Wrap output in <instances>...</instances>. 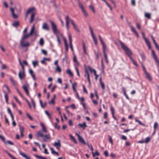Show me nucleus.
Masks as SVG:
<instances>
[{
    "label": "nucleus",
    "mask_w": 159,
    "mask_h": 159,
    "mask_svg": "<svg viewBox=\"0 0 159 159\" xmlns=\"http://www.w3.org/2000/svg\"><path fill=\"white\" fill-rule=\"evenodd\" d=\"M37 135L38 137H43V140L45 142H47L48 140L51 139V137L49 134L43 135L41 131H39L38 132Z\"/></svg>",
    "instance_id": "obj_2"
},
{
    "label": "nucleus",
    "mask_w": 159,
    "mask_h": 159,
    "mask_svg": "<svg viewBox=\"0 0 159 159\" xmlns=\"http://www.w3.org/2000/svg\"><path fill=\"white\" fill-rule=\"evenodd\" d=\"M5 97L6 99V102L7 103V104L8 103V95L6 93H5Z\"/></svg>",
    "instance_id": "obj_46"
},
{
    "label": "nucleus",
    "mask_w": 159,
    "mask_h": 159,
    "mask_svg": "<svg viewBox=\"0 0 159 159\" xmlns=\"http://www.w3.org/2000/svg\"><path fill=\"white\" fill-rule=\"evenodd\" d=\"M130 59L132 61L133 64L134 65H135L136 67H138V64H137V63H136V61H134V59H133L132 58V57H130Z\"/></svg>",
    "instance_id": "obj_36"
},
{
    "label": "nucleus",
    "mask_w": 159,
    "mask_h": 159,
    "mask_svg": "<svg viewBox=\"0 0 159 159\" xmlns=\"http://www.w3.org/2000/svg\"><path fill=\"white\" fill-rule=\"evenodd\" d=\"M66 73L71 76H73V75L70 69H68L66 70Z\"/></svg>",
    "instance_id": "obj_35"
},
{
    "label": "nucleus",
    "mask_w": 159,
    "mask_h": 159,
    "mask_svg": "<svg viewBox=\"0 0 159 159\" xmlns=\"http://www.w3.org/2000/svg\"><path fill=\"white\" fill-rule=\"evenodd\" d=\"M50 22L54 33H56L57 32V31L56 26L53 22L52 21H50Z\"/></svg>",
    "instance_id": "obj_10"
},
{
    "label": "nucleus",
    "mask_w": 159,
    "mask_h": 159,
    "mask_svg": "<svg viewBox=\"0 0 159 159\" xmlns=\"http://www.w3.org/2000/svg\"><path fill=\"white\" fill-rule=\"evenodd\" d=\"M111 111L112 116H114V115L115 113L114 109L112 106H111Z\"/></svg>",
    "instance_id": "obj_44"
},
{
    "label": "nucleus",
    "mask_w": 159,
    "mask_h": 159,
    "mask_svg": "<svg viewBox=\"0 0 159 159\" xmlns=\"http://www.w3.org/2000/svg\"><path fill=\"white\" fill-rule=\"evenodd\" d=\"M69 39L70 44V48L72 51H73V48L72 44V39L71 38V36L70 34L69 35Z\"/></svg>",
    "instance_id": "obj_16"
},
{
    "label": "nucleus",
    "mask_w": 159,
    "mask_h": 159,
    "mask_svg": "<svg viewBox=\"0 0 159 159\" xmlns=\"http://www.w3.org/2000/svg\"><path fill=\"white\" fill-rule=\"evenodd\" d=\"M66 28L67 30L69 29V25L70 22H71V20H72L70 19L69 16H66Z\"/></svg>",
    "instance_id": "obj_6"
},
{
    "label": "nucleus",
    "mask_w": 159,
    "mask_h": 159,
    "mask_svg": "<svg viewBox=\"0 0 159 159\" xmlns=\"http://www.w3.org/2000/svg\"><path fill=\"white\" fill-rule=\"evenodd\" d=\"M102 1H103L104 2L106 3V4H107V5L110 8V7H111L110 6V5L108 3V2L106 1V0H102Z\"/></svg>",
    "instance_id": "obj_60"
},
{
    "label": "nucleus",
    "mask_w": 159,
    "mask_h": 159,
    "mask_svg": "<svg viewBox=\"0 0 159 159\" xmlns=\"http://www.w3.org/2000/svg\"><path fill=\"white\" fill-rule=\"evenodd\" d=\"M104 154L106 157H107L108 156V153L107 151H106L104 152Z\"/></svg>",
    "instance_id": "obj_64"
},
{
    "label": "nucleus",
    "mask_w": 159,
    "mask_h": 159,
    "mask_svg": "<svg viewBox=\"0 0 159 159\" xmlns=\"http://www.w3.org/2000/svg\"><path fill=\"white\" fill-rule=\"evenodd\" d=\"M76 134L78 137V138L79 141L83 144L84 145H86V143L85 142L83 138L81 137L79 134L76 133Z\"/></svg>",
    "instance_id": "obj_11"
},
{
    "label": "nucleus",
    "mask_w": 159,
    "mask_h": 159,
    "mask_svg": "<svg viewBox=\"0 0 159 159\" xmlns=\"http://www.w3.org/2000/svg\"><path fill=\"white\" fill-rule=\"evenodd\" d=\"M58 123H55V127L56 128H57V129H59L60 128V126L59 125H57V124Z\"/></svg>",
    "instance_id": "obj_51"
},
{
    "label": "nucleus",
    "mask_w": 159,
    "mask_h": 159,
    "mask_svg": "<svg viewBox=\"0 0 159 159\" xmlns=\"http://www.w3.org/2000/svg\"><path fill=\"white\" fill-rule=\"evenodd\" d=\"M32 63H33V66L34 67H35L36 66V65L37 64L38 62L36 61H34Z\"/></svg>",
    "instance_id": "obj_63"
},
{
    "label": "nucleus",
    "mask_w": 159,
    "mask_h": 159,
    "mask_svg": "<svg viewBox=\"0 0 159 159\" xmlns=\"http://www.w3.org/2000/svg\"><path fill=\"white\" fill-rule=\"evenodd\" d=\"M10 80L11 81V82L13 85L14 86L16 85V81H14L12 78H10Z\"/></svg>",
    "instance_id": "obj_45"
},
{
    "label": "nucleus",
    "mask_w": 159,
    "mask_h": 159,
    "mask_svg": "<svg viewBox=\"0 0 159 159\" xmlns=\"http://www.w3.org/2000/svg\"><path fill=\"white\" fill-rule=\"evenodd\" d=\"M25 72L19 71L18 73V76L20 80H22L25 77Z\"/></svg>",
    "instance_id": "obj_12"
},
{
    "label": "nucleus",
    "mask_w": 159,
    "mask_h": 159,
    "mask_svg": "<svg viewBox=\"0 0 159 159\" xmlns=\"http://www.w3.org/2000/svg\"><path fill=\"white\" fill-rule=\"evenodd\" d=\"M71 23L73 26L74 29L77 32H80V30L79 29L77 26L74 23L73 20L71 21Z\"/></svg>",
    "instance_id": "obj_15"
},
{
    "label": "nucleus",
    "mask_w": 159,
    "mask_h": 159,
    "mask_svg": "<svg viewBox=\"0 0 159 159\" xmlns=\"http://www.w3.org/2000/svg\"><path fill=\"white\" fill-rule=\"evenodd\" d=\"M19 152L20 154L23 157H24L26 159H30V157L27 156L25 154L21 152L20 151H19Z\"/></svg>",
    "instance_id": "obj_19"
},
{
    "label": "nucleus",
    "mask_w": 159,
    "mask_h": 159,
    "mask_svg": "<svg viewBox=\"0 0 159 159\" xmlns=\"http://www.w3.org/2000/svg\"><path fill=\"white\" fill-rule=\"evenodd\" d=\"M20 133L23 132L24 131V128L21 126H20Z\"/></svg>",
    "instance_id": "obj_52"
},
{
    "label": "nucleus",
    "mask_w": 159,
    "mask_h": 159,
    "mask_svg": "<svg viewBox=\"0 0 159 159\" xmlns=\"http://www.w3.org/2000/svg\"><path fill=\"white\" fill-rule=\"evenodd\" d=\"M83 46L84 52V53L85 54H87V53L86 51V46L84 42H83Z\"/></svg>",
    "instance_id": "obj_32"
},
{
    "label": "nucleus",
    "mask_w": 159,
    "mask_h": 159,
    "mask_svg": "<svg viewBox=\"0 0 159 159\" xmlns=\"http://www.w3.org/2000/svg\"><path fill=\"white\" fill-rule=\"evenodd\" d=\"M100 84L101 85L102 88L103 89H105V85H104V84L102 82H101L100 83Z\"/></svg>",
    "instance_id": "obj_61"
},
{
    "label": "nucleus",
    "mask_w": 159,
    "mask_h": 159,
    "mask_svg": "<svg viewBox=\"0 0 159 159\" xmlns=\"http://www.w3.org/2000/svg\"><path fill=\"white\" fill-rule=\"evenodd\" d=\"M26 115L29 118V119L31 120H33V119L31 116L28 113H26Z\"/></svg>",
    "instance_id": "obj_50"
},
{
    "label": "nucleus",
    "mask_w": 159,
    "mask_h": 159,
    "mask_svg": "<svg viewBox=\"0 0 159 159\" xmlns=\"http://www.w3.org/2000/svg\"><path fill=\"white\" fill-rule=\"evenodd\" d=\"M140 55L143 61H144L145 60V56L144 54L143 53H141L140 54Z\"/></svg>",
    "instance_id": "obj_47"
},
{
    "label": "nucleus",
    "mask_w": 159,
    "mask_h": 159,
    "mask_svg": "<svg viewBox=\"0 0 159 159\" xmlns=\"http://www.w3.org/2000/svg\"><path fill=\"white\" fill-rule=\"evenodd\" d=\"M145 42H146V44H147L149 49H151V46L150 43V42H149V41L148 40V39H145Z\"/></svg>",
    "instance_id": "obj_30"
},
{
    "label": "nucleus",
    "mask_w": 159,
    "mask_h": 159,
    "mask_svg": "<svg viewBox=\"0 0 159 159\" xmlns=\"http://www.w3.org/2000/svg\"><path fill=\"white\" fill-rule=\"evenodd\" d=\"M34 156L36 157L37 158L39 159H47V158H46V157H42L41 156H39L35 154L34 155Z\"/></svg>",
    "instance_id": "obj_31"
},
{
    "label": "nucleus",
    "mask_w": 159,
    "mask_h": 159,
    "mask_svg": "<svg viewBox=\"0 0 159 159\" xmlns=\"http://www.w3.org/2000/svg\"><path fill=\"white\" fill-rule=\"evenodd\" d=\"M54 146L56 148L57 150H59L61 146L60 140H58L57 142H55L54 143Z\"/></svg>",
    "instance_id": "obj_14"
},
{
    "label": "nucleus",
    "mask_w": 159,
    "mask_h": 159,
    "mask_svg": "<svg viewBox=\"0 0 159 159\" xmlns=\"http://www.w3.org/2000/svg\"><path fill=\"white\" fill-rule=\"evenodd\" d=\"M35 9V8L34 7H32L31 8H29L27 11V14H29V13L30 12H33V11Z\"/></svg>",
    "instance_id": "obj_24"
},
{
    "label": "nucleus",
    "mask_w": 159,
    "mask_h": 159,
    "mask_svg": "<svg viewBox=\"0 0 159 159\" xmlns=\"http://www.w3.org/2000/svg\"><path fill=\"white\" fill-rule=\"evenodd\" d=\"M25 40L21 38L20 42V44L21 47L23 48L27 47L30 45V43H25Z\"/></svg>",
    "instance_id": "obj_5"
},
{
    "label": "nucleus",
    "mask_w": 159,
    "mask_h": 159,
    "mask_svg": "<svg viewBox=\"0 0 159 159\" xmlns=\"http://www.w3.org/2000/svg\"><path fill=\"white\" fill-rule=\"evenodd\" d=\"M39 43L41 46H42L43 44L44 41L43 38H41L40 39L39 41Z\"/></svg>",
    "instance_id": "obj_38"
},
{
    "label": "nucleus",
    "mask_w": 159,
    "mask_h": 159,
    "mask_svg": "<svg viewBox=\"0 0 159 159\" xmlns=\"http://www.w3.org/2000/svg\"><path fill=\"white\" fill-rule=\"evenodd\" d=\"M50 149L51 151V153L52 154H56V155L57 156L59 155V153L55 151L53 148H50Z\"/></svg>",
    "instance_id": "obj_26"
},
{
    "label": "nucleus",
    "mask_w": 159,
    "mask_h": 159,
    "mask_svg": "<svg viewBox=\"0 0 159 159\" xmlns=\"http://www.w3.org/2000/svg\"><path fill=\"white\" fill-rule=\"evenodd\" d=\"M68 123H69V125L70 126H72L73 125L72 121L71 120H69Z\"/></svg>",
    "instance_id": "obj_62"
},
{
    "label": "nucleus",
    "mask_w": 159,
    "mask_h": 159,
    "mask_svg": "<svg viewBox=\"0 0 159 159\" xmlns=\"http://www.w3.org/2000/svg\"><path fill=\"white\" fill-rule=\"evenodd\" d=\"M119 42L122 48L125 51L126 54L127 55L129 58H130V57H132L131 55L133 54L131 51L121 41H120Z\"/></svg>",
    "instance_id": "obj_1"
},
{
    "label": "nucleus",
    "mask_w": 159,
    "mask_h": 159,
    "mask_svg": "<svg viewBox=\"0 0 159 159\" xmlns=\"http://www.w3.org/2000/svg\"><path fill=\"white\" fill-rule=\"evenodd\" d=\"M19 62L22 68V71L24 72L25 68H24V66L22 64V63L20 61V59H19Z\"/></svg>",
    "instance_id": "obj_40"
},
{
    "label": "nucleus",
    "mask_w": 159,
    "mask_h": 159,
    "mask_svg": "<svg viewBox=\"0 0 159 159\" xmlns=\"http://www.w3.org/2000/svg\"><path fill=\"white\" fill-rule=\"evenodd\" d=\"M73 61L74 62L76 63L77 64H78V62L77 59L75 56L74 57Z\"/></svg>",
    "instance_id": "obj_54"
},
{
    "label": "nucleus",
    "mask_w": 159,
    "mask_h": 159,
    "mask_svg": "<svg viewBox=\"0 0 159 159\" xmlns=\"http://www.w3.org/2000/svg\"><path fill=\"white\" fill-rule=\"evenodd\" d=\"M157 125H158L157 123V122H155L154 123V128L155 130H155L157 127Z\"/></svg>",
    "instance_id": "obj_57"
},
{
    "label": "nucleus",
    "mask_w": 159,
    "mask_h": 159,
    "mask_svg": "<svg viewBox=\"0 0 159 159\" xmlns=\"http://www.w3.org/2000/svg\"><path fill=\"white\" fill-rule=\"evenodd\" d=\"M29 87V84L26 82V84L25 85L22 86V88L24 89V91L26 93V94L27 95H29V92L28 90V88Z\"/></svg>",
    "instance_id": "obj_9"
},
{
    "label": "nucleus",
    "mask_w": 159,
    "mask_h": 159,
    "mask_svg": "<svg viewBox=\"0 0 159 159\" xmlns=\"http://www.w3.org/2000/svg\"><path fill=\"white\" fill-rule=\"evenodd\" d=\"M130 26L131 29V30L132 31L133 33H134L136 35V36L137 37H139L138 34V33L137 32V31H136V30H135V29H134V28L132 26L130 25Z\"/></svg>",
    "instance_id": "obj_21"
},
{
    "label": "nucleus",
    "mask_w": 159,
    "mask_h": 159,
    "mask_svg": "<svg viewBox=\"0 0 159 159\" xmlns=\"http://www.w3.org/2000/svg\"><path fill=\"white\" fill-rule=\"evenodd\" d=\"M109 141L112 145L113 144V141L112 138L110 136H109Z\"/></svg>",
    "instance_id": "obj_56"
},
{
    "label": "nucleus",
    "mask_w": 159,
    "mask_h": 159,
    "mask_svg": "<svg viewBox=\"0 0 159 159\" xmlns=\"http://www.w3.org/2000/svg\"><path fill=\"white\" fill-rule=\"evenodd\" d=\"M42 28L46 30H48L49 29V27L48 25L45 23L43 24Z\"/></svg>",
    "instance_id": "obj_17"
},
{
    "label": "nucleus",
    "mask_w": 159,
    "mask_h": 159,
    "mask_svg": "<svg viewBox=\"0 0 159 159\" xmlns=\"http://www.w3.org/2000/svg\"><path fill=\"white\" fill-rule=\"evenodd\" d=\"M14 98L15 99L16 102L17 103H18L20 105H21V102H20L19 100H18V99L16 97H15V96L14 97Z\"/></svg>",
    "instance_id": "obj_58"
},
{
    "label": "nucleus",
    "mask_w": 159,
    "mask_h": 159,
    "mask_svg": "<svg viewBox=\"0 0 159 159\" xmlns=\"http://www.w3.org/2000/svg\"><path fill=\"white\" fill-rule=\"evenodd\" d=\"M67 58H68V57H67V54L66 53L65 57L63 59V61H66V62H67Z\"/></svg>",
    "instance_id": "obj_43"
},
{
    "label": "nucleus",
    "mask_w": 159,
    "mask_h": 159,
    "mask_svg": "<svg viewBox=\"0 0 159 159\" xmlns=\"http://www.w3.org/2000/svg\"><path fill=\"white\" fill-rule=\"evenodd\" d=\"M45 114L47 115V116H48L49 119L52 118L51 115L47 111H45Z\"/></svg>",
    "instance_id": "obj_41"
},
{
    "label": "nucleus",
    "mask_w": 159,
    "mask_h": 159,
    "mask_svg": "<svg viewBox=\"0 0 159 159\" xmlns=\"http://www.w3.org/2000/svg\"><path fill=\"white\" fill-rule=\"evenodd\" d=\"M0 139H1L4 143H5V138L3 136L0 135Z\"/></svg>",
    "instance_id": "obj_53"
},
{
    "label": "nucleus",
    "mask_w": 159,
    "mask_h": 159,
    "mask_svg": "<svg viewBox=\"0 0 159 159\" xmlns=\"http://www.w3.org/2000/svg\"><path fill=\"white\" fill-rule=\"evenodd\" d=\"M35 14V12H33L31 13L30 20V23H31L33 21Z\"/></svg>",
    "instance_id": "obj_18"
},
{
    "label": "nucleus",
    "mask_w": 159,
    "mask_h": 159,
    "mask_svg": "<svg viewBox=\"0 0 159 159\" xmlns=\"http://www.w3.org/2000/svg\"><path fill=\"white\" fill-rule=\"evenodd\" d=\"M150 141V138L148 137L144 141V142L145 143H148Z\"/></svg>",
    "instance_id": "obj_48"
},
{
    "label": "nucleus",
    "mask_w": 159,
    "mask_h": 159,
    "mask_svg": "<svg viewBox=\"0 0 159 159\" xmlns=\"http://www.w3.org/2000/svg\"><path fill=\"white\" fill-rule=\"evenodd\" d=\"M41 52L43 54L45 55L47 54V52L46 50L44 49H42L41 50Z\"/></svg>",
    "instance_id": "obj_59"
},
{
    "label": "nucleus",
    "mask_w": 159,
    "mask_h": 159,
    "mask_svg": "<svg viewBox=\"0 0 159 159\" xmlns=\"http://www.w3.org/2000/svg\"><path fill=\"white\" fill-rule=\"evenodd\" d=\"M49 104H54L55 102H54V98L52 99L51 100V101L49 102Z\"/></svg>",
    "instance_id": "obj_55"
},
{
    "label": "nucleus",
    "mask_w": 159,
    "mask_h": 159,
    "mask_svg": "<svg viewBox=\"0 0 159 159\" xmlns=\"http://www.w3.org/2000/svg\"><path fill=\"white\" fill-rule=\"evenodd\" d=\"M70 136L71 140H72L76 144L77 143V141L75 139L74 137L72 135L70 134Z\"/></svg>",
    "instance_id": "obj_33"
},
{
    "label": "nucleus",
    "mask_w": 159,
    "mask_h": 159,
    "mask_svg": "<svg viewBox=\"0 0 159 159\" xmlns=\"http://www.w3.org/2000/svg\"><path fill=\"white\" fill-rule=\"evenodd\" d=\"M89 7L90 8V9H91L93 11V12L94 13H95V10L93 7L92 5H90L89 6Z\"/></svg>",
    "instance_id": "obj_42"
},
{
    "label": "nucleus",
    "mask_w": 159,
    "mask_h": 159,
    "mask_svg": "<svg viewBox=\"0 0 159 159\" xmlns=\"http://www.w3.org/2000/svg\"><path fill=\"white\" fill-rule=\"evenodd\" d=\"M78 3L79 7L80 8L82 12L83 13L84 16L86 17H88V14L86 12V10H85L84 7H83V4L81 3V2L80 1V0H76Z\"/></svg>",
    "instance_id": "obj_3"
},
{
    "label": "nucleus",
    "mask_w": 159,
    "mask_h": 159,
    "mask_svg": "<svg viewBox=\"0 0 159 159\" xmlns=\"http://www.w3.org/2000/svg\"><path fill=\"white\" fill-rule=\"evenodd\" d=\"M144 73L146 75V77L148 80L151 81L152 80V78L149 74L147 71L144 72Z\"/></svg>",
    "instance_id": "obj_23"
},
{
    "label": "nucleus",
    "mask_w": 159,
    "mask_h": 159,
    "mask_svg": "<svg viewBox=\"0 0 159 159\" xmlns=\"http://www.w3.org/2000/svg\"><path fill=\"white\" fill-rule=\"evenodd\" d=\"M145 16L148 19H150L151 18V15L149 13L145 12Z\"/></svg>",
    "instance_id": "obj_27"
},
{
    "label": "nucleus",
    "mask_w": 159,
    "mask_h": 159,
    "mask_svg": "<svg viewBox=\"0 0 159 159\" xmlns=\"http://www.w3.org/2000/svg\"><path fill=\"white\" fill-rule=\"evenodd\" d=\"M10 11L12 14V17L14 19H16L18 18V16L16 14L14 13V10L13 8L11 7L10 8Z\"/></svg>",
    "instance_id": "obj_13"
},
{
    "label": "nucleus",
    "mask_w": 159,
    "mask_h": 159,
    "mask_svg": "<svg viewBox=\"0 0 159 159\" xmlns=\"http://www.w3.org/2000/svg\"><path fill=\"white\" fill-rule=\"evenodd\" d=\"M77 85V83H75L74 84H72V87L73 90L75 92H76V88H75V86H76Z\"/></svg>",
    "instance_id": "obj_34"
},
{
    "label": "nucleus",
    "mask_w": 159,
    "mask_h": 159,
    "mask_svg": "<svg viewBox=\"0 0 159 159\" xmlns=\"http://www.w3.org/2000/svg\"><path fill=\"white\" fill-rule=\"evenodd\" d=\"M89 29H90V31L91 32V33L92 36V38H93V40H94V41L95 44H96V45H97V40L95 37V35L94 34L93 30L92 29V28L91 27H90V26L89 27Z\"/></svg>",
    "instance_id": "obj_7"
},
{
    "label": "nucleus",
    "mask_w": 159,
    "mask_h": 159,
    "mask_svg": "<svg viewBox=\"0 0 159 159\" xmlns=\"http://www.w3.org/2000/svg\"><path fill=\"white\" fill-rule=\"evenodd\" d=\"M12 25L13 26H14L15 27H17L19 25V21H16L14 22L13 23Z\"/></svg>",
    "instance_id": "obj_28"
},
{
    "label": "nucleus",
    "mask_w": 159,
    "mask_h": 159,
    "mask_svg": "<svg viewBox=\"0 0 159 159\" xmlns=\"http://www.w3.org/2000/svg\"><path fill=\"white\" fill-rule=\"evenodd\" d=\"M135 121L136 122H138L140 125H142L143 126H144L145 125L141 121H140L139 120H137L136 118L135 119Z\"/></svg>",
    "instance_id": "obj_37"
},
{
    "label": "nucleus",
    "mask_w": 159,
    "mask_h": 159,
    "mask_svg": "<svg viewBox=\"0 0 159 159\" xmlns=\"http://www.w3.org/2000/svg\"><path fill=\"white\" fill-rule=\"evenodd\" d=\"M104 57L106 60V61L107 63H108V61L107 57V56L105 52V51H104Z\"/></svg>",
    "instance_id": "obj_39"
},
{
    "label": "nucleus",
    "mask_w": 159,
    "mask_h": 159,
    "mask_svg": "<svg viewBox=\"0 0 159 159\" xmlns=\"http://www.w3.org/2000/svg\"><path fill=\"white\" fill-rule=\"evenodd\" d=\"M78 125L83 129H84L87 126L85 122H83L82 124H79Z\"/></svg>",
    "instance_id": "obj_20"
},
{
    "label": "nucleus",
    "mask_w": 159,
    "mask_h": 159,
    "mask_svg": "<svg viewBox=\"0 0 159 159\" xmlns=\"http://www.w3.org/2000/svg\"><path fill=\"white\" fill-rule=\"evenodd\" d=\"M41 125L42 127L43 131L45 133H47L48 132V131L47 130L46 128L45 127L44 125L42 123H41Z\"/></svg>",
    "instance_id": "obj_25"
},
{
    "label": "nucleus",
    "mask_w": 159,
    "mask_h": 159,
    "mask_svg": "<svg viewBox=\"0 0 159 159\" xmlns=\"http://www.w3.org/2000/svg\"><path fill=\"white\" fill-rule=\"evenodd\" d=\"M64 41L65 43V47L66 48V52H67L68 50V45L67 43V40L66 39H64Z\"/></svg>",
    "instance_id": "obj_22"
},
{
    "label": "nucleus",
    "mask_w": 159,
    "mask_h": 159,
    "mask_svg": "<svg viewBox=\"0 0 159 159\" xmlns=\"http://www.w3.org/2000/svg\"><path fill=\"white\" fill-rule=\"evenodd\" d=\"M34 29L35 26L34 25H33L30 30V33L29 34H25L23 36L22 38H23V39H27L30 36H31L34 32Z\"/></svg>",
    "instance_id": "obj_4"
},
{
    "label": "nucleus",
    "mask_w": 159,
    "mask_h": 159,
    "mask_svg": "<svg viewBox=\"0 0 159 159\" xmlns=\"http://www.w3.org/2000/svg\"><path fill=\"white\" fill-rule=\"evenodd\" d=\"M55 71L56 72H58L59 73H60L61 72V69L59 66H56V67L55 69Z\"/></svg>",
    "instance_id": "obj_29"
},
{
    "label": "nucleus",
    "mask_w": 159,
    "mask_h": 159,
    "mask_svg": "<svg viewBox=\"0 0 159 159\" xmlns=\"http://www.w3.org/2000/svg\"><path fill=\"white\" fill-rule=\"evenodd\" d=\"M84 76L85 77H87L88 81L89 82V84L90 85L91 82L90 79V75L89 73L88 69L87 68H85V74Z\"/></svg>",
    "instance_id": "obj_8"
},
{
    "label": "nucleus",
    "mask_w": 159,
    "mask_h": 159,
    "mask_svg": "<svg viewBox=\"0 0 159 159\" xmlns=\"http://www.w3.org/2000/svg\"><path fill=\"white\" fill-rule=\"evenodd\" d=\"M31 102H32V104H33V107H34V109H35V103L34 102V100L33 99H31Z\"/></svg>",
    "instance_id": "obj_49"
}]
</instances>
